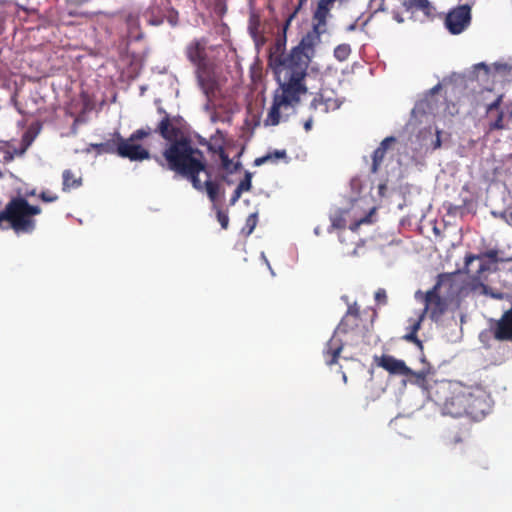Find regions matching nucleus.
Listing matches in <instances>:
<instances>
[{
    "label": "nucleus",
    "instance_id": "obj_30",
    "mask_svg": "<svg viewBox=\"0 0 512 512\" xmlns=\"http://www.w3.org/2000/svg\"><path fill=\"white\" fill-rule=\"evenodd\" d=\"M146 21L150 24V25H153V26H159L161 24H163L164 22V18L162 16H157L154 14L153 11H151L150 13H148L146 15Z\"/></svg>",
    "mask_w": 512,
    "mask_h": 512
},
{
    "label": "nucleus",
    "instance_id": "obj_27",
    "mask_svg": "<svg viewBox=\"0 0 512 512\" xmlns=\"http://www.w3.org/2000/svg\"><path fill=\"white\" fill-rule=\"evenodd\" d=\"M34 137H32L29 133H25L22 137V146L19 148V150H15L16 153L19 155H23L27 148L31 145L33 142Z\"/></svg>",
    "mask_w": 512,
    "mask_h": 512
},
{
    "label": "nucleus",
    "instance_id": "obj_15",
    "mask_svg": "<svg viewBox=\"0 0 512 512\" xmlns=\"http://www.w3.org/2000/svg\"><path fill=\"white\" fill-rule=\"evenodd\" d=\"M434 110V105L429 99H422L416 102L414 108L411 111V116L413 119L422 121L423 117H427Z\"/></svg>",
    "mask_w": 512,
    "mask_h": 512
},
{
    "label": "nucleus",
    "instance_id": "obj_59",
    "mask_svg": "<svg viewBox=\"0 0 512 512\" xmlns=\"http://www.w3.org/2000/svg\"><path fill=\"white\" fill-rule=\"evenodd\" d=\"M342 299L347 302V297L346 296H342Z\"/></svg>",
    "mask_w": 512,
    "mask_h": 512
},
{
    "label": "nucleus",
    "instance_id": "obj_8",
    "mask_svg": "<svg viewBox=\"0 0 512 512\" xmlns=\"http://www.w3.org/2000/svg\"><path fill=\"white\" fill-rule=\"evenodd\" d=\"M471 9L468 5H460L452 9L445 18V27L453 34L462 33L470 24Z\"/></svg>",
    "mask_w": 512,
    "mask_h": 512
},
{
    "label": "nucleus",
    "instance_id": "obj_22",
    "mask_svg": "<svg viewBox=\"0 0 512 512\" xmlns=\"http://www.w3.org/2000/svg\"><path fill=\"white\" fill-rule=\"evenodd\" d=\"M385 154H386V152L379 149L378 147L374 150L373 155H372V166H371L372 173L377 172L381 162L383 161V159L385 157Z\"/></svg>",
    "mask_w": 512,
    "mask_h": 512
},
{
    "label": "nucleus",
    "instance_id": "obj_5",
    "mask_svg": "<svg viewBox=\"0 0 512 512\" xmlns=\"http://www.w3.org/2000/svg\"><path fill=\"white\" fill-rule=\"evenodd\" d=\"M483 293L493 299H506L511 303V308L507 310L502 317L498 320L495 327V338L497 340H510L512 341V293H502L494 291L491 287L484 285Z\"/></svg>",
    "mask_w": 512,
    "mask_h": 512
},
{
    "label": "nucleus",
    "instance_id": "obj_6",
    "mask_svg": "<svg viewBox=\"0 0 512 512\" xmlns=\"http://www.w3.org/2000/svg\"><path fill=\"white\" fill-rule=\"evenodd\" d=\"M157 111L163 115L159 121L155 132L159 133L162 138L167 141L178 140V136L181 133V126L183 119L180 116H171L162 107H158Z\"/></svg>",
    "mask_w": 512,
    "mask_h": 512
},
{
    "label": "nucleus",
    "instance_id": "obj_56",
    "mask_svg": "<svg viewBox=\"0 0 512 512\" xmlns=\"http://www.w3.org/2000/svg\"><path fill=\"white\" fill-rule=\"evenodd\" d=\"M268 269H269V271H270V274H271L272 276H275V272H274V270L272 269V267L270 266V268H268Z\"/></svg>",
    "mask_w": 512,
    "mask_h": 512
},
{
    "label": "nucleus",
    "instance_id": "obj_19",
    "mask_svg": "<svg viewBox=\"0 0 512 512\" xmlns=\"http://www.w3.org/2000/svg\"><path fill=\"white\" fill-rule=\"evenodd\" d=\"M416 8L421 10L425 16L431 17L434 15V7L429 0H409L408 8Z\"/></svg>",
    "mask_w": 512,
    "mask_h": 512
},
{
    "label": "nucleus",
    "instance_id": "obj_3",
    "mask_svg": "<svg viewBox=\"0 0 512 512\" xmlns=\"http://www.w3.org/2000/svg\"><path fill=\"white\" fill-rule=\"evenodd\" d=\"M167 168L191 182L194 189L203 192L199 174L206 172L207 162L203 152L190 140L172 141L163 152Z\"/></svg>",
    "mask_w": 512,
    "mask_h": 512
},
{
    "label": "nucleus",
    "instance_id": "obj_43",
    "mask_svg": "<svg viewBox=\"0 0 512 512\" xmlns=\"http://www.w3.org/2000/svg\"><path fill=\"white\" fill-rule=\"evenodd\" d=\"M197 79H198V83H199L200 87L202 88L203 92L205 94H208L210 86L208 84H206L204 77L200 73H198Z\"/></svg>",
    "mask_w": 512,
    "mask_h": 512
},
{
    "label": "nucleus",
    "instance_id": "obj_55",
    "mask_svg": "<svg viewBox=\"0 0 512 512\" xmlns=\"http://www.w3.org/2000/svg\"><path fill=\"white\" fill-rule=\"evenodd\" d=\"M314 233H315V235H319V234H320V228H319V227H316V228L314 229Z\"/></svg>",
    "mask_w": 512,
    "mask_h": 512
},
{
    "label": "nucleus",
    "instance_id": "obj_36",
    "mask_svg": "<svg viewBox=\"0 0 512 512\" xmlns=\"http://www.w3.org/2000/svg\"><path fill=\"white\" fill-rule=\"evenodd\" d=\"M440 130L436 129L435 137L431 139L430 147L432 150H436L441 147Z\"/></svg>",
    "mask_w": 512,
    "mask_h": 512
},
{
    "label": "nucleus",
    "instance_id": "obj_17",
    "mask_svg": "<svg viewBox=\"0 0 512 512\" xmlns=\"http://www.w3.org/2000/svg\"><path fill=\"white\" fill-rule=\"evenodd\" d=\"M62 178L63 191H69L71 189L78 188L82 184V179L80 177L76 178L73 172L69 169L63 171Z\"/></svg>",
    "mask_w": 512,
    "mask_h": 512
},
{
    "label": "nucleus",
    "instance_id": "obj_50",
    "mask_svg": "<svg viewBox=\"0 0 512 512\" xmlns=\"http://www.w3.org/2000/svg\"><path fill=\"white\" fill-rule=\"evenodd\" d=\"M312 122H313V120H312V118H311V117H310L307 121H305V122H304V129H305L306 131L311 130V128H312Z\"/></svg>",
    "mask_w": 512,
    "mask_h": 512
},
{
    "label": "nucleus",
    "instance_id": "obj_9",
    "mask_svg": "<svg viewBox=\"0 0 512 512\" xmlns=\"http://www.w3.org/2000/svg\"><path fill=\"white\" fill-rule=\"evenodd\" d=\"M439 284L435 285L433 289L428 291L426 294H422L421 291L415 293V298L424 302V308L422 312L426 314L428 310L431 311V318L439 317L445 310V303L437 293Z\"/></svg>",
    "mask_w": 512,
    "mask_h": 512
},
{
    "label": "nucleus",
    "instance_id": "obj_37",
    "mask_svg": "<svg viewBox=\"0 0 512 512\" xmlns=\"http://www.w3.org/2000/svg\"><path fill=\"white\" fill-rule=\"evenodd\" d=\"M36 195V190L35 189H27L25 191H22L21 189H17V196L16 197H21L23 198L27 203V197H30V196H35Z\"/></svg>",
    "mask_w": 512,
    "mask_h": 512
},
{
    "label": "nucleus",
    "instance_id": "obj_23",
    "mask_svg": "<svg viewBox=\"0 0 512 512\" xmlns=\"http://www.w3.org/2000/svg\"><path fill=\"white\" fill-rule=\"evenodd\" d=\"M351 53V48L348 44H340L334 49V56L339 61H344Z\"/></svg>",
    "mask_w": 512,
    "mask_h": 512
},
{
    "label": "nucleus",
    "instance_id": "obj_21",
    "mask_svg": "<svg viewBox=\"0 0 512 512\" xmlns=\"http://www.w3.org/2000/svg\"><path fill=\"white\" fill-rule=\"evenodd\" d=\"M375 208H371L367 214H365L363 217L358 218L355 222L351 223L349 226V229L351 231H356L358 227L362 224H371L373 222L372 216L375 213Z\"/></svg>",
    "mask_w": 512,
    "mask_h": 512
},
{
    "label": "nucleus",
    "instance_id": "obj_29",
    "mask_svg": "<svg viewBox=\"0 0 512 512\" xmlns=\"http://www.w3.org/2000/svg\"><path fill=\"white\" fill-rule=\"evenodd\" d=\"M252 174L248 171L245 173L244 179L238 184L237 188L242 192L248 191L251 188Z\"/></svg>",
    "mask_w": 512,
    "mask_h": 512
},
{
    "label": "nucleus",
    "instance_id": "obj_14",
    "mask_svg": "<svg viewBox=\"0 0 512 512\" xmlns=\"http://www.w3.org/2000/svg\"><path fill=\"white\" fill-rule=\"evenodd\" d=\"M205 45L206 42L204 40H194L187 47V57L194 64H200L205 55Z\"/></svg>",
    "mask_w": 512,
    "mask_h": 512
},
{
    "label": "nucleus",
    "instance_id": "obj_53",
    "mask_svg": "<svg viewBox=\"0 0 512 512\" xmlns=\"http://www.w3.org/2000/svg\"><path fill=\"white\" fill-rule=\"evenodd\" d=\"M249 30H250V34L251 36L253 37L254 41L256 42V29L252 26L249 27Z\"/></svg>",
    "mask_w": 512,
    "mask_h": 512
},
{
    "label": "nucleus",
    "instance_id": "obj_42",
    "mask_svg": "<svg viewBox=\"0 0 512 512\" xmlns=\"http://www.w3.org/2000/svg\"><path fill=\"white\" fill-rule=\"evenodd\" d=\"M345 316L346 317L353 316L354 318H357L359 316V308L357 307L356 303L348 306Z\"/></svg>",
    "mask_w": 512,
    "mask_h": 512
},
{
    "label": "nucleus",
    "instance_id": "obj_58",
    "mask_svg": "<svg viewBox=\"0 0 512 512\" xmlns=\"http://www.w3.org/2000/svg\"><path fill=\"white\" fill-rule=\"evenodd\" d=\"M357 254V249L355 248L353 251H352V255H356Z\"/></svg>",
    "mask_w": 512,
    "mask_h": 512
},
{
    "label": "nucleus",
    "instance_id": "obj_60",
    "mask_svg": "<svg viewBox=\"0 0 512 512\" xmlns=\"http://www.w3.org/2000/svg\"><path fill=\"white\" fill-rule=\"evenodd\" d=\"M343 380H344V381H346V380H347V378H346V375H345V374L343 375Z\"/></svg>",
    "mask_w": 512,
    "mask_h": 512
},
{
    "label": "nucleus",
    "instance_id": "obj_46",
    "mask_svg": "<svg viewBox=\"0 0 512 512\" xmlns=\"http://www.w3.org/2000/svg\"><path fill=\"white\" fill-rule=\"evenodd\" d=\"M242 193L243 192L236 187L230 200L231 205H234L239 200Z\"/></svg>",
    "mask_w": 512,
    "mask_h": 512
},
{
    "label": "nucleus",
    "instance_id": "obj_25",
    "mask_svg": "<svg viewBox=\"0 0 512 512\" xmlns=\"http://www.w3.org/2000/svg\"><path fill=\"white\" fill-rule=\"evenodd\" d=\"M257 221H258V214L257 213L250 214L246 219V223H245V227L243 228V232H245L246 235H250L254 231V229L257 225Z\"/></svg>",
    "mask_w": 512,
    "mask_h": 512
},
{
    "label": "nucleus",
    "instance_id": "obj_57",
    "mask_svg": "<svg viewBox=\"0 0 512 512\" xmlns=\"http://www.w3.org/2000/svg\"><path fill=\"white\" fill-rule=\"evenodd\" d=\"M396 20H397L398 22H402V21H403V19H402V18H400V17H396Z\"/></svg>",
    "mask_w": 512,
    "mask_h": 512
},
{
    "label": "nucleus",
    "instance_id": "obj_28",
    "mask_svg": "<svg viewBox=\"0 0 512 512\" xmlns=\"http://www.w3.org/2000/svg\"><path fill=\"white\" fill-rule=\"evenodd\" d=\"M346 226V219L342 214L331 217V227L334 229H342Z\"/></svg>",
    "mask_w": 512,
    "mask_h": 512
},
{
    "label": "nucleus",
    "instance_id": "obj_49",
    "mask_svg": "<svg viewBox=\"0 0 512 512\" xmlns=\"http://www.w3.org/2000/svg\"><path fill=\"white\" fill-rule=\"evenodd\" d=\"M336 0H319L318 4H321L325 7H330L331 4H333Z\"/></svg>",
    "mask_w": 512,
    "mask_h": 512
},
{
    "label": "nucleus",
    "instance_id": "obj_54",
    "mask_svg": "<svg viewBox=\"0 0 512 512\" xmlns=\"http://www.w3.org/2000/svg\"><path fill=\"white\" fill-rule=\"evenodd\" d=\"M355 28H356V24H351V25L348 26L347 30L348 31H353Z\"/></svg>",
    "mask_w": 512,
    "mask_h": 512
},
{
    "label": "nucleus",
    "instance_id": "obj_12",
    "mask_svg": "<svg viewBox=\"0 0 512 512\" xmlns=\"http://www.w3.org/2000/svg\"><path fill=\"white\" fill-rule=\"evenodd\" d=\"M502 95H499L492 103L487 106V117L489 121V131L505 129L503 123L504 112L500 110Z\"/></svg>",
    "mask_w": 512,
    "mask_h": 512
},
{
    "label": "nucleus",
    "instance_id": "obj_26",
    "mask_svg": "<svg viewBox=\"0 0 512 512\" xmlns=\"http://www.w3.org/2000/svg\"><path fill=\"white\" fill-rule=\"evenodd\" d=\"M15 150H18V149L17 148L0 149L1 159L6 163L11 162L15 158V156H20L18 153L15 152Z\"/></svg>",
    "mask_w": 512,
    "mask_h": 512
},
{
    "label": "nucleus",
    "instance_id": "obj_24",
    "mask_svg": "<svg viewBox=\"0 0 512 512\" xmlns=\"http://www.w3.org/2000/svg\"><path fill=\"white\" fill-rule=\"evenodd\" d=\"M428 374H430V367H424L423 369L417 372L412 370V373H409L408 376H414L416 378L415 383L420 387H424L426 377Z\"/></svg>",
    "mask_w": 512,
    "mask_h": 512
},
{
    "label": "nucleus",
    "instance_id": "obj_33",
    "mask_svg": "<svg viewBox=\"0 0 512 512\" xmlns=\"http://www.w3.org/2000/svg\"><path fill=\"white\" fill-rule=\"evenodd\" d=\"M39 198L46 203L55 202L58 199V195L50 191H42L39 194Z\"/></svg>",
    "mask_w": 512,
    "mask_h": 512
},
{
    "label": "nucleus",
    "instance_id": "obj_41",
    "mask_svg": "<svg viewBox=\"0 0 512 512\" xmlns=\"http://www.w3.org/2000/svg\"><path fill=\"white\" fill-rule=\"evenodd\" d=\"M395 141L396 139L393 136L386 137L384 140H382L378 148L386 152L389 145Z\"/></svg>",
    "mask_w": 512,
    "mask_h": 512
},
{
    "label": "nucleus",
    "instance_id": "obj_11",
    "mask_svg": "<svg viewBox=\"0 0 512 512\" xmlns=\"http://www.w3.org/2000/svg\"><path fill=\"white\" fill-rule=\"evenodd\" d=\"M341 102L332 96V93L322 92L318 94L310 103V108L323 114L329 111L337 110Z\"/></svg>",
    "mask_w": 512,
    "mask_h": 512
},
{
    "label": "nucleus",
    "instance_id": "obj_32",
    "mask_svg": "<svg viewBox=\"0 0 512 512\" xmlns=\"http://www.w3.org/2000/svg\"><path fill=\"white\" fill-rule=\"evenodd\" d=\"M494 217L501 218L504 220L509 226L512 227V211H503V212H492Z\"/></svg>",
    "mask_w": 512,
    "mask_h": 512
},
{
    "label": "nucleus",
    "instance_id": "obj_7",
    "mask_svg": "<svg viewBox=\"0 0 512 512\" xmlns=\"http://www.w3.org/2000/svg\"><path fill=\"white\" fill-rule=\"evenodd\" d=\"M353 325L354 324L349 323L348 317L345 316L334 330V334L327 342L324 350L325 362L327 365L331 366L335 364L343 349V342L338 338V335L346 333Z\"/></svg>",
    "mask_w": 512,
    "mask_h": 512
},
{
    "label": "nucleus",
    "instance_id": "obj_4",
    "mask_svg": "<svg viewBox=\"0 0 512 512\" xmlns=\"http://www.w3.org/2000/svg\"><path fill=\"white\" fill-rule=\"evenodd\" d=\"M151 128H141L135 130L128 138L121 135L118 138L117 155L130 161H143L150 158V153L138 141L149 136Z\"/></svg>",
    "mask_w": 512,
    "mask_h": 512
},
{
    "label": "nucleus",
    "instance_id": "obj_13",
    "mask_svg": "<svg viewBox=\"0 0 512 512\" xmlns=\"http://www.w3.org/2000/svg\"><path fill=\"white\" fill-rule=\"evenodd\" d=\"M119 132H114L111 138L101 143H92L90 148L97 150L98 154H116L118 149Z\"/></svg>",
    "mask_w": 512,
    "mask_h": 512
},
{
    "label": "nucleus",
    "instance_id": "obj_39",
    "mask_svg": "<svg viewBox=\"0 0 512 512\" xmlns=\"http://www.w3.org/2000/svg\"><path fill=\"white\" fill-rule=\"evenodd\" d=\"M267 156H271L269 161L276 162L278 159L286 158L285 150H275L273 153H268Z\"/></svg>",
    "mask_w": 512,
    "mask_h": 512
},
{
    "label": "nucleus",
    "instance_id": "obj_20",
    "mask_svg": "<svg viewBox=\"0 0 512 512\" xmlns=\"http://www.w3.org/2000/svg\"><path fill=\"white\" fill-rule=\"evenodd\" d=\"M484 258L489 259L491 263H497L498 261V254L496 250H489L485 253H482L480 255H467L465 257V265L469 266L474 260H480L482 261Z\"/></svg>",
    "mask_w": 512,
    "mask_h": 512
},
{
    "label": "nucleus",
    "instance_id": "obj_18",
    "mask_svg": "<svg viewBox=\"0 0 512 512\" xmlns=\"http://www.w3.org/2000/svg\"><path fill=\"white\" fill-rule=\"evenodd\" d=\"M510 66L507 63L503 62H495L493 63L492 67L486 65L484 62H480L474 66L475 70H483L486 75L490 73V71L493 69L497 73H506L508 70H510Z\"/></svg>",
    "mask_w": 512,
    "mask_h": 512
},
{
    "label": "nucleus",
    "instance_id": "obj_44",
    "mask_svg": "<svg viewBox=\"0 0 512 512\" xmlns=\"http://www.w3.org/2000/svg\"><path fill=\"white\" fill-rule=\"evenodd\" d=\"M492 334L495 336V329L493 331L486 330V331L481 332L479 335V338H480L481 342L484 343Z\"/></svg>",
    "mask_w": 512,
    "mask_h": 512
},
{
    "label": "nucleus",
    "instance_id": "obj_2",
    "mask_svg": "<svg viewBox=\"0 0 512 512\" xmlns=\"http://www.w3.org/2000/svg\"><path fill=\"white\" fill-rule=\"evenodd\" d=\"M434 401L443 415H467L481 420L491 409L492 400L482 386H466L460 382H441L435 391Z\"/></svg>",
    "mask_w": 512,
    "mask_h": 512
},
{
    "label": "nucleus",
    "instance_id": "obj_34",
    "mask_svg": "<svg viewBox=\"0 0 512 512\" xmlns=\"http://www.w3.org/2000/svg\"><path fill=\"white\" fill-rule=\"evenodd\" d=\"M375 301L378 303V304H386L387 303V294H386V291L385 289L383 288H379L376 292H375Z\"/></svg>",
    "mask_w": 512,
    "mask_h": 512
},
{
    "label": "nucleus",
    "instance_id": "obj_47",
    "mask_svg": "<svg viewBox=\"0 0 512 512\" xmlns=\"http://www.w3.org/2000/svg\"><path fill=\"white\" fill-rule=\"evenodd\" d=\"M167 21L171 26H176L178 23V14L175 12L167 17Z\"/></svg>",
    "mask_w": 512,
    "mask_h": 512
},
{
    "label": "nucleus",
    "instance_id": "obj_35",
    "mask_svg": "<svg viewBox=\"0 0 512 512\" xmlns=\"http://www.w3.org/2000/svg\"><path fill=\"white\" fill-rule=\"evenodd\" d=\"M217 219L223 229H226L229 224V217L227 213L222 212L221 210L217 211Z\"/></svg>",
    "mask_w": 512,
    "mask_h": 512
},
{
    "label": "nucleus",
    "instance_id": "obj_1",
    "mask_svg": "<svg viewBox=\"0 0 512 512\" xmlns=\"http://www.w3.org/2000/svg\"><path fill=\"white\" fill-rule=\"evenodd\" d=\"M330 7L318 4L313 15L312 30L307 32L286 56L270 57L278 88L274 91L273 103L265 119V125L276 126L280 123L281 109L294 108L300 102L301 96L307 93L304 79L315 47L321 41V35L326 32V20Z\"/></svg>",
    "mask_w": 512,
    "mask_h": 512
},
{
    "label": "nucleus",
    "instance_id": "obj_10",
    "mask_svg": "<svg viewBox=\"0 0 512 512\" xmlns=\"http://www.w3.org/2000/svg\"><path fill=\"white\" fill-rule=\"evenodd\" d=\"M375 362L378 367L383 368L392 375L408 376L409 373H412V369L403 360L391 355L383 354L380 357H375Z\"/></svg>",
    "mask_w": 512,
    "mask_h": 512
},
{
    "label": "nucleus",
    "instance_id": "obj_45",
    "mask_svg": "<svg viewBox=\"0 0 512 512\" xmlns=\"http://www.w3.org/2000/svg\"><path fill=\"white\" fill-rule=\"evenodd\" d=\"M271 159V156L264 155L262 157L256 158L254 161L255 166H260L266 162H268Z\"/></svg>",
    "mask_w": 512,
    "mask_h": 512
},
{
    "label": "nucleus",
    "instance_id": "obj_31",
    "mask_svg": "<svg viewBox=\"0 0 512 512\" xmlns=\"http://www.w3.org/2000/svg\"><path fill=\"white\" fill-rule=\"evenodd\" d=\"M218 152H219V156H220L221 161H222L223 168L229 169L231 164H232V161L229 158V156L225 153L224 148L222 146H219L218 147Z\"/></svg>",
    "mask_w": 512,
    "mask_h": 512
},
{
    "label": "nucleus",
    "instance_id": "obj_40",
    "mask_svg": "<svg viewBox=\"0 0 512 512\" xmlns=\"http://www.w3.org/2000/svg\"><path fill=\"white\" fill-rule=\"evenodd\" d=\"M424 317V312H421L418 316V319L410 326V332L417 333L421 327V322L423 321Z\"/></svg>",
    "mask_w": 512,
    "mask_h": 512
},
{
    "label": "nucleus",
    "instance_id": "obj_48",
    "mask_svg": "<svg viewBox=\"0 0 512 512\" xmlns=\"http://www.w3.org/2000/svg\"><path fill=\"white\" fill-rule=\"evenodd\" d=\"M489 270V265L484 263V262H481L480 265H479V268L477 270L478 273H483L485 271Z\"/></svg>",
    "mask_w": 512,
    "mask_h": 512
},
{
    "label": "nucleus",
    "instance_id": "obj_51",
    "mask_svg": "<svg viewBox=\"0 0 512 512\" xmlns=\"http://www.w3.org/2000/svg\"><path fill=\"white\" fill-rule=\"evenodd\" d=\"M441 88V85L440 84H437L435 85L434 87H432L430 90H429V94L431 96H433L436 92H438Z\"/></svg>",
    "mask_w": 512,
    "mask_h": 512
},
{
    "label": "nucleus",
    "instance_id": "obj_52",
    "mask_svg": "<svg viewBox=\"0 0 512 512\" xmlns=\"http://www.w3.org/2000/svg\"><path fill=\"white\" fill-rule=\"evenodd\" d=\"M260 257H261L262 261L264 262V264L267 266V268H270V262L267 259L264 252H261Z\"/></svg>",
    "mask_w": 512,
    "mask_h": 512
},
{
    "label": "nucleus",
    "instance_id": "obj_38",
    "mask_svg": "<svg viewBox=\"0 0 512 512\" xmlns=\"http://www.w3.org/2000/svg\"><path fill=\"white\" fill-rule=\"evenodd\" d=\"M403 339L409 342H414L415 344H417V346L422 348V342L418 339L416 333L408 332L403 336Z\"/></svg>",
    "mask_w": 512,
    "mask_h": 512
},
{
    "label": "nucleus",
    "instance_id": "obj_16",
    "mask_svg": "<svg viewBox=\"0 0 512 512\" xmlns=\"http://www.w3.org/2000/svg\"><path fill=\"white\" fill-rule=\"evenodd\" d=\"M206 176L205 181L202 183L203 185V191H206L208 198L211 202L215 203L218 198L219 193V185L218 183L212 181L211 179V173L207 169L206 172H203Z\"/></svg>",
    "mask_w": 512,
    "mask_h": 512
}]
</instances>
